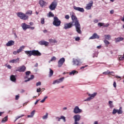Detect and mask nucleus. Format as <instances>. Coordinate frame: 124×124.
Returning <instances> with one entry per match:
<instances>
[{
  "instance_id": "3c124183",
  "label": "nucleus",
  "mask_w": 124,
  "mask_h": 124,
  "mask_svg": "<svg viewBox=\"0 0 124 124\" xmlns=\"http://www.w3.org/2000/svg\"><path fill=\"white\" fill-rule=\"evenodd\" d=\"M7 67L9 69H11V68H12V67L11 66V65L8 64L7 65Z\"/></svg>"
},
{
  "instance_id": "5701e85b",
  "label": "nucleus",
  "mask_w": 124,
  "mask_h": 124,
  "mask_svg": "<svg viewBox=\"0 0 124 124\" xmlns=\"http://www.w3.org/2000/svg\"><path fill=\"white\" fill-rule=\"evenodd\" d=\"M20 59L19 58L16 59H13L12 60H10L9 62L11 63H17V62H19V60Z\"/></svg>"
},
{
  "instance_id": "20e7f679",
  "label": "nucleus",
  "mask_w": 124,
  "mask_h": 124,
  "mask_svg": "<svg viewBox=\"0 0 124 124\" xmlns=\"http://www.w3.org/2000/svg\"><path fill=\"white\" fill-rule=\"evenodd\" d=\"M81 64H82V62H81V60H80V59H73L72 65L74 66H80Z\"/></svg>"
},
{
  "instance_id": "ea45409f",
  "label": "nucleus",
  "mask_w": 124,
  "mask_h": 124,
  "mask_svg": "<svg viewBox=\"0 0 124 124\" xmlns=\"http://www.w3.org/2000/svg\"><path fill=\"white\" fill-rule=\"evenodd\" d=\"M61 120H62L64 123H65V122H66L65 117H64V116H61Z\"/></svg>"
},
{
  "instance_id": "cd10ccee",
  "label": "nucleus",
  "mask_w": 124,
  "mask_h": 124,
  "mask_svg": "<svg viewBox=\"0 0 124 124\" xmlns=\"http://www.w3.org/2000/svg\"><path fill=\"white\" fill-rule=\"evenodd\" d=\"M33 78H34V76H33V75H32L31 76V78H28V79L27 80H25L24 82H25V83H27V82H29V81H31V80H32Z\"/></svg>"
},
{
  "instance_id": "e2e57ef3",
  "label": "nucleus",
  "mask_w": 124,
  "mask_h": 124,
  "mask_svg": "<svg viewBox=\"0 0 124 124\" xmlns=\"http://www.w3.org/2000/svg\"><path fill=\"white\" fill-rule=\"evenodd\" d=\"M19 119L18 116L16 117V120L14 121V123L16 122V121H17V120H18Z\"/></svg>"
},
{
  "instance_id": "e433bc0d",
  "label": "nucleus",
  "mask_w": 124,
  "mask_h": 124,
  "mask_svg": "<svg viewBox=\"0 0 124 124\" xmlns=\"http://www.w3.org/2000/svg\"><path fill=\"white\" fill-rule=\"evenodd\" d=\"M47 98H48V96H46L44 97V98H43V99H42L40 102L41 103H44V102H45V100H46V99H47Z\"/></svg>"
},
{
  "instance_id": "052dcab7",
  "label": "nucleus",
  "mask_w": 124,
  "mask_h": 124,
  "mask_svg": "<svg viewBox=\"0 0 124 124\" xmlns=\"http://www.w3.org/2000/svg\"><path fill=\"white\" fill-rule=\"evenodd\" d=\"M17 53H18L17 50L16 51H15L13 52L14 55H16Z\"/></svg>"
},
{
  "instance_id": "603ef678",
  "label": "nucleus",
  "mask_w": 124,
  "mask_h": 124,
  "mask_svg": "<svg viewBox=\"0 0 124 124\" xmlns=\"http://www.w3.org/2000/svg\"><path fill=\"white\" fill-rule=\"evenodd\" d=\"M88 67V65H86L85 66H83L80 67V69H84V68H86V67Z\"/></svg>"
},
{
  "instance_id": "0eeeda50",
  "label": "nucleus",
  "mask_w": 124,
  "mask_h": 124,
  "mask_svg": "<svg viewBox=\"0 0 124 124\" xmlns=\"http://www.w3.org/2000/svg\"><path fill=\"white\" fill-rule=\"evenodd\" d=\"M26 69L27 67H26V66L23 65L17 67L16 69V71H18V72L24 73L25 72V71H26Z\"/></svg>"
},
{
  "instance_id": "2f4dec72",
  "label": "nucleus",
  "mask_w": 124,
  "mask_h": 124,
  "mask_svg": "<svg viewBox=\"0 0 124 124\" xmlns=\"http://www.w3.org/2000/svg\"><path fill=\"white\" fill-rule=\"evenodd\" d=\"M124 40L122 37H118L116 39V42H119Z\"/></svg>"
},
{
  "instance_id": "7ed1b4c3",
  "label": "nucleus",
  "mask_w": 124,
  "mask_h": 124,
  "mask_svg": "<svg viewBox=\"0 0 124 124\" xmlns=\"http://www.w3.org/2000/svg\"><path fill=\"white\" fill-rule=\"evenodd\" d=\"M52 24L55 27H60L61 24H62V21H61V20H60L58 17L54 16Z\"/></svg>"
},
{
  "instance_id": "a19ab883",
  "label": "nucleus",
  "mask_w": 124,
  "mask_h": 124,
  "mask_svg": "<svg viewBox=\"0 0 124 124\" xmlns=\"http://www.w3.org/2000/svg\"><path fill=\"white\" fill-rule=\"evenodd\" d=\"M45 19H44V18H41V24H42V25L44 24V23H45Z\"/></svg>"
},
{
  "instance_id": "f3484780",
  "label": "nucleus",
  "mask_w": 124,
  "mask_h": 124,
  "mask_svg": "<svg viewBox=\"0 0 124 124\" xmlns=\"http://www.w3.org/2000/svg\"><path fill=\"white\" fill-rule=\"evenodd\" d=\"M93 1H91V2L87 4L86 6L85 7L86 9H87V10H90V9L92 8V6H93Z\"/></svg>"
},
{
  "instance_id": "aec40b11",
  "label": "nucleus",
  "mask_w": 124,
  "mask_h": 124,
  "mask_svg": "<svg viewBox=\"0 0 124 124\" xmlns=\"http://www.w3.org/2000/svg\"><path fill=\"white\" fill-rule=\"evenodd\" d=\"M39 3L41 6V7H45V4H46V2L43 0H40L39 1Z\"/></svg>"
},
{
  "instance_id": "864d4df0",
  "label": "nucleus",
  "mask_w": 124,
  "mask_h": 124,
  "mask_svg": "<svg viewBox=\"0 0 124 124\" xmlns=\"http://www.w3.org/2000/svg\"><path fill=\"white\" fill-rule=\"evenodd\" d=\"M36 92L37 93H40L41 92V88L37 89Z\"/></svg>"
},
{
  "instance_id": "7c9ffc66",
  "label": "nucleus",
  "mask_w": 124,
  "mask_h": 124,
  "mask_svg": "<svg viewBox=\"0 0 124 124\" xmlns=\"http://www.w3.org/2000/svg\"><path fill=\"white\" fill-rule=\"evenodd\" d=\"M48 113L46 112L45 115L42 117L43 120H47L48 119Z\"/></svg>"
},
{
  "instance_id": "f257e3e1",
  "label": "nucleus",
  "mask_w": 124,
  "mask_h": 124,
  "mask_svg": "<svg viewBox=\"0 0 124 124\" xmlns=\"http://www.w3.org/2000/svg\"><path fill=\"white\" fill-rule=\"evenodd\" d=\"M71 18L72 21L71 23H73V24L75 23V27L76 28V31L79 34H81L82 33V31H81V25H80V23L79 22V20L77 19V17L76 16H74V15H72Z\"/></svg>"
},
{
  "instance_id": "4c0bfd02",
  "label": "nucleus",
  "mask_w": 124,
  "mask_h": 124,
  "mask_svg": "<svg viewBox=\"0 0 124 124\" xmlns=\"http://www.w3.org/2000/svg\"><path fill=\"white\" fill-rule=\"evenodd\" d=\"M105 39L108 40H110V38H111V35H105Z\"/></svg>"
},
{
  "instance_id": "423d86ee",
  "label": "nucleus",
  "mask_w": 124,
  "mask_h": 124,
  "mask_svg": "<svg viewBox=\"0 0 124 124\" xmlns=\"http://www.w3.org/2000/svg\"><path fill=\"white\" fill-rule=\"evenodd\" d=\"M57 5H58V2H57V1H53L49 6V8L51 11L55 10Z\"/></svg>"
},
{
  "instance_id": "393cba45",
  "label": "nucleus",
  "mask_w": 124,
  "mask_h": 124,
  "mask_svg": "<svg viewBox=\"0 0 124 124\" xmlns=\"http://www.w3.org/2000/svg\"><path fill=\"white\" fill-rule=\"evenodd\" d=\"M7 121H8V116H6L3 119H2L1 123H2V124H4L5 123H6Z\"/></svg>"
},
{
  "instance_id": "58836bf2",
  "label": "nucleus",
  "mask_w": 124,
  "mask_h": 124,
  "mask_svg": "<svg viewBox=\"0 0 124 124\" xmlns=\"http://www.w3.org/2000/svg\"><path fill=\"white\" fill-rule=\"evenodd\" d=\"M95 38L98 39V38H99V36H98V35H97V34L94 33L93 34V39H95Z\"/></svg>"
},
{
  "instance_id": "4d7b16f0",
  "label": "nucleus",
  "mask_w": 124,
  "mask_h": 124,
  "mask_svg": "<svg viewBox=\"0 0 124 124\" xmlns=\"http://www.w3.org/2000/svg\"><path fill=\"white\" fill-rule=\"evenodd\" d=\"M40 100V99H37L36 102H35L34 104L35 105H36V104H37V103H38V102Z\"/></svg>"
},
{
  "instance_id": "a18cd8bd",
  "label": "nucleus",
  "mask_w": 124,
  "mask_h": 124,
  "mask_svg": "<svg viewBox=\"0 0 124 124\" xmlns=\"http://www.w3.org/2000/svg\"><path fill=\"white\" fill-rule=\"evenodd\" d=\"M104 43H105V44H106L107 45H109V44H110V43H109L108 41H107V40H105L104 41Z\"/></svg>"
},
{
  "instance_id": "6ab92c4d",
  "label": "nucleus",
  "mask_w": 124,
  "mask_h": 124,
  "mask_svg": "<svg viewBox=\"0 0 124 124\" xmlns=\"http://www.w3.org/2000/svg\"><path fill=\"white\" fill-rule=\"evenodd\" d=\"M14 44H15V42H14V41L11 40L9 41L8 43L6 44V46H7V47H9L10 46L14 45Z\"/></svg>"
},
{
  "instance_id": "bf43d9fd",
  "label": "nucleus",
  "mask_w": 124,
  "mask_h": 124,
  "mask_svg": "<svg viewBox=\"0 0 124 124\" xmlns=\"http://www.w3.org/2000/svg\"><path fill=\"white\" fill-rule=\"evenodd\" d=\"M29 29H31V30H34V27H31V26L29 25Z\"/></svg>"
},
{
  "instance_id": "b1692460",
  "label": "nucleus",
  "mask_w": 124,
  "mask_h": 124,
  "mask_svg": "<svg viewBox=\"0 0 124 124\" xmlns=\"http://www.w3.org/2000/svg\"><path fill=\"white\" fill-rule=\"evenodd\" d=\"M69 75H70L71 76L72 75L74 76V75H75V74H78V71L74 70H73L71 72H70L69 73Z\"/></svg>"
},
{
  "instance_id": "79ce46f5",
  "label": "nucleus",
  "mask_w": 124,
  "mask_h": 124,
  "mask_svg": "<svg viewBox=\"0 0 124 124\" xmlns=\"http://www.w3.org/2000/svg\"><path fill=\"white\" fill-rule=\"evenodd\" d=\"M103 74L105 75L110 74V71L107 70L106 72H103Z\"/></svg>"
},
{
  "instance_id": "f03ea898",
  "label": "nucleus",
  "mask_w": 124,
  "mask_h": 124,
  "mask_svg": "<svg viewBox=\"0 0 124 124\" xmlns=\"http://www.w3.org/2000/svg\"><path fill=\"white\" fill-rule=\"evenodd\" d=\"M16 15L17 17H19L21 20H28V19H29V16L28 15L21 12L17 13Z\"/></svg>"
},
{
  "instance_id": "dca6fc26",
  "label": "nucleus",
  "mask_w": 124,
  "mask_h": 124,
  "mask_svg": "<svg viewBox=\"0 0 124 124\" xmlns=\"http://www.w3.org/2000/svg\"><path fill=\"white\" fill-rule=\"evenodd\" d=\"M73 8L75 10H76L77 11H79V12H84L85 11L84 8H80V7H76L75 6L73 7Z\"/></svg>"
},
{
  "instance_id": "8fccbe9b",
  "label": "nucleus",
  "mask_w": 124,
  "mask_h": 124,
  "mask_svg": "<svg viewBox=\"0 0 124 124\" xmlns=\"http://www.w3.org/2000/svg\"><path fill=\"white\" fill-rule=\"evenodd\" d=\"M80 40V37H77L75 38V41H79Z\"/></svg>"
},
{
  "instance_id": "13d9d810",
  "label": "nucleus",
  "mask_w": 124,
  "mask_h": 124,
  "mask_svg": "<svg viewBox=\"0 0 124 124\" xmlns=\"http://www.w3.org/2000/svg\"><path fill=\"white\" fill-rule=\"evenodd\" d=\"M124 59V56H123V57H120L119 58V60H120V61H122V60H123Z\"/></svg>"
},
{
  "instance_id": "a211bd4d",
  "label": "nucleus",
  "mask_w": 124,
  "mask_h": 124,
  "mask_svg": "<svg viewBox=\"0 0 124 124\" xmlns=\"http://www.w3.org/2000/svg\"><path fill=\"white\" fill-rule=\"evenodd\" d=\"M48 41L52 45H54V44H57V43H58V41H56L55 39H49Z\"/></svg>"
},
{
  "instance_id": "1a4fd4ad",
  "label": "nucleus",
  "mask_w": 124,
  "mask_h": 124,
  "mask_svg": "<svg viewBox=\"0 0 124 124\" xmlns=\"http://www.w3.org/2000/svg\"><path fill=\"white\" fill-rule=\"evenodd\" d=\"M65 62V59L64 58H61L58 62V67H62L63 65V63Z\"/></svg>"
},
{
  "instance_id": "a878e982",
  "label": "nucleus",
  "mask_w": 124,
  "mask_h": 124,
  "mask_svg": "<svg viewBox=\"0 0 124 124\" xmlns=\"http://www.w3.org/2000/svg\"><path fill=\"white\" fill-rule=\"evenodd\" d=\"M34 114H35V110H33L31 112V115H28L27 116V118H33V116H34Z\"/></svg>"
},
{
  "instance_id": "bb28decb",
  "label": "nucleus",
  "mask_w": 124,
  "mask_h": 124,
  "mask_svg": "<svg viewBox=\"0 0 124 124\" xmlns=\"http://www.w3.org/2000/svg\"><path fill=\"white\" fill-rule=\"evenodd\" d=\"M25 49V46H20L19 47V48L18 49H17V53H21V52H22V51H23V49Z\"/></svg>"
},
{
  "instance_id": "c756f323",
  "label": "nucleus",
  "mask_w": 124,
  "mask_h": 124,
  "mask_svg": "<svg viewBox=\"0 0 124 124\" xmlns=\"http://www.w3.org/2000/svg\"><path fill=\"white\" fill-rule=\"evenodd\" d=\"M53 74H54V71L50 68L49 77H52V76H53Z\"/></svg>"
},
{
  "instance_id": "c85d7f7f",
  "label": "nucleus",
  "mask_w": 124,
  "mask_h": 124,
  "mask_svg": "<svg viewBox=\"0 0 124 124\" xmlns=\"http://www.w3.org/2000/svg\"><path fill=\"white\" fill-rule=\"evenodd\" d=\"M31 14H32V11L28 10L26 13L25 15H27V16L28 15L29 16H31Z\"/></svg>"
},
{
  "instance_id": "c03bdc74",
  "label": "nucleus",
  "mask_w": 124,
  "mask_h": 124,
  "mask_svg": "<svg viewBox=\"0 0 124 124\" xmlns=\"http://www.w3.org/2000/svg\"><path fill=\"white\" fill-rule=\"evenodd\" d=\"M31 71H28L26 72L25 74H26V76H30V74H31Z\"/></svg>"
},
{
  "instance_id": "2eb2a0df",
  "label": "nucleus",
  "mask_w": 124,
  "mask_h": 124,
  "mask_svg": "<svg viewBox=\"0 0 124 124\" xmlns=\"http://www.w3.org/2000/svg\"><path fill=\"white\" fill-rule=\"evenodd\" d=\"M41 53L38 50H32V56H41Z\"/></svg>"
},
{
  "instance_id": "69168bd1",
  "label": "nucleus",
  "mask_w": 124,
  "mask_h": 124,
  "mask_svg": "<svg viewBox=\"0 0 124 124\" xmlns=\"http://www.w3.org/2000/svg\"><path fill=\"white\" fill-rule=\"evenodd\" d=\"M90 39H93V35L91 37L89 38V40Z\"/></svg>"
},
{
  "instance_id": "4be33fe9",
  "label": "nucleus",
  "mask_w": 124,
  "mask_h": 124,
  "mask_svg": "<svg viewBox=\"0 0 124 124\" xmlns=\"http://www.w3.org/2000/svg\"><path fill=\"white\" fill-rule=\"evenodd\" d=\"M25 53L29 57H31V56H32V50H26L25 51Z\"/></svg>"
},
{
  "instance_id": "680f3d73",
  "label": "nucleus",
  "mask_w": 124,
  "mask_h": 124,
  "mask_svg": "<svg viewBox=\"0 0 124 124\" xmlns=\"http://www.w3.org/2000/svg\"><path fill=\"white\" fill-rule=\"evenodd\" d=\"M24 116H25V115L22 114V115H21L20 116H18V117L19 119H20V118H22V117H24Z\"/></svg>"
},
{
  "instance_id": "6e6d98bb",
  "label": "nucleus",
  "mask_w": 124,
  "mask_h": 124,
  "mask_svg": "<svg viewBox=\"0 0 124 124\" xmlns=\"http://www.w3.org/2000/svg\"><path fill=\"white\" fill-rule=\"evenodd\" d=\"M65 19H66L67 20H68V19H69V16L67 15L65 16Z\"/></svg>"
},
{
  "instance_id": "5fc2aeb1",
  "label": "nucleus",
  "mask_w": 124,
  "mask_h": 124,
  "mask_svg": "<svg viewBox=\"0 0 124 124\" xmlns=\"http://www.w3.org/2000/svg\"><path fill=\"white\" fill-rule=\"evenodd\" d=\"M19 97H20V96H19L18 95H16V100H18V99H19Z\"/></svg>"
},
{
  "instance_id": "39448f33",
  "label": "nucleus",
  "mask_w": 124,
  "mask_h": 124,
  "mask_svg": "<svg viewBox=\"0 0 124 124\" xmlns=\"http://www.w3.org/2000/svg\"><path fill=\"white\" fill-rule=\"evenodd\" d=\"M73 119L74 120V124H79V122L81 120V115L79 114L75 115L73 116Z\"/></svg>"
},
{
  "instance_id": "6e6552de",
  "label": "nucleus",
  "mask_w": 124,
  "mask_h": 124,
  "mask_svg": "<svg viewBox=\"0 0 124 124\" xmlns=\"http://www.w3.org/2000/svg\"><path fill=\"white\" fill-rule=\"evenodd\" d=\"M72 27H73V22L66 23L64 24L63 29L64 30H68V29H71Z\"/></svg>"
},
{
  "instance_id": "de8ad7c7",
  "label": "nucleus",
  "mask_w": 124,
  "mask_h": 124,
  "mask_svg": "<svg viewBox=\"0 0 124 124\" xmlns=\"http://www.w3.org/2000/svg\"><path fill=\"white\" fill-rule=\"evenodd\" d=\"M36 86H41V82L39 81L38 82L36 83Z\"/></svg>"
},
{
  "instance_id": "c9c22d12",
  "label": "nucleus",
  "mask_w": 124,
  "mask_h": 124,
  "mask_svg": "<svg viewBox=\"0 0 124 124\" xmlns=\"http://www.w3.org/2000/svg\"><path fill=\"white\" fill-rule=\"evenodd\" d=\"M54 15L53 14V13L49 12L48 14L47 17H54Z\"/></svg>"
},
{
  "instance_id": "338daca9",
  "label": "nucleus",
  "mask_w": 124,
  "mask_h": 124,
  "mask_svg": "<svg viewBox=\"0 0 124 124\" xmlns=\"http://www.w3.org/2000/svg\"><path fill=\"white\" fill-rule=\"evenodd\" d=\"M110 14H113L114 13V11L113 10L110 11Z\"/></svg>"
},
{
  "instance_id": "72a5a7b5",
  "label": "nucleus",
  "mask_w": 124,
  "mask_h": 124,
  "mask_svg": "<svg viewBox=\"0 0 124 124\" xmlns=\"http://www.w3.org/2000/svg\"><path fill=\"white\" fill-rule=\"evenodd\" d=\"M108 104H109L110 108H113V102L112 101H109Z\"/></svg>"
},
{
  "instance_id": "9d476101",
  "label": "nucleus",
  "mask_w": 124,
  "mask_h": 124,
  "mask_svg": "<svg viewBox=\"0 0 124 124\" xmlns=\"http://www.w3.org/2000/svg\"><path fill=\"white\" fill-rule=\"evenodd\" d=\"M73 112L74 114H80V113H82V112H83V110H82L81 109H80L79 108V107L76 106L74 108Z\"/></svg>"
},
{
  "instance_id": "f8f14e48",
  "label": "nucleus",
  "mask_w": 124,
  "mask_h": 124,
  "mask_svg": "<svg viewBox=\"0 0 124 124\" xmlns=\"http://www.w3.org/2000/svg\"><path fill=\"white\" fill-rule=\"evenodd\" d=\"M87 94L88 95L89 97H88L87 99H85L84 101H91L92 99H93V94H91L89 93H87Z\"/></svg>"
},
{
  "instance_id": "9b49d317",
  "label": "nucleus",
  "mask_w": 124,
  "mask_h": 124,
  "mask_svg": "<svg viewBox=\"0 0 124 124\" xmlns=\"http://www.w3.org/2000/svg\"><path fill=\"white\" fill-rule=\"evenodd\" d=\"M63 80H64V78H61L58 79H56L53 81V85H56V84H60V83H62Z\"/></svg>"
},
{
  "instance_id": "f704fd0d",
  "label": "nucleus",
  "mask_w": 124,
  "mask_h": 124,
  "mask_svg": "<svg viewBox=\"0 0 124 124\" xmlns=\"http://www.w3.org/2000/svg\"><path fill=\"white\" fill-rule=\"evenodd\" d=\"M118 114H123L122 108L121 107L119 109H117Z\"/></svg>"
},
{
  "instance_id": "37998d69",
  "label": "nucleus",
  "mask_w": 124,
  "mask_h": 124,
  "mask_svg": "<svg viewBox=\"0 0 124 124\" xmlns=\"http://www.w3.org/2000/svg\"><path fill=\"white\" fill-rule=\"evenodd\" d=\"M117 113V109L114 108L112 111V114L114 115V114H116Z\"/></svg>"
},
{
  "instance_id": "09e8293b",
  "label": "nucleus",
  "mask_w": 124,
  "mask_h": 124,
  "mask_svg": "<svg viewBox=\"0 0 124 124\" xmlns=\"http://www.w3.org/2000/svg\"><path fill=\"white\" fill-rule=\"evenodd\" d=\"M56 119H58V122H61V120H62L61 116L60 117H57Z\"/></svg>"
},
{
  "instance_id": "49530a36",
  "label": "nucleus",
  "mask_w": 124,
  "mask_h": 124,
  "mask_svg": "<svg viewBox=\"0 0 124 124\" xmlns=\"http://www.w3.org/2000/svg\"><path fill=\"white\" fill-rule=\"evenodd\" d=\"M103 25H104V23H98V26L99 27L103 26Z\"/></svg>"
},
{
  "instance_id": "412c9836",
  "label": "nucleus",
  "mask_w": 124,
  "mask_h": 124,
  "mask_svg": "<svg viewBox=\"0 0 124 124\" xmlns=\"http://www.w3.org/2000/svg\"><path fill=\"white\" fill-rule=\"evenodd\" d=\"M10 78L11 81H12V82H13L14 83H16V76H15L13 75H12L10 76Z\"/></svg>"
},
{
  "instance_id": "ddd939ff",
  "label": "nucleus",
  "mask_w": 124,
  "mask_h": 124,
  "mask_svg": "<svg viewBox=\"0 0 124 124\" xmlns=\"http://www.w3.org/2000/svg\"><path fill=\"white\" fill-rule=\"evenodd\" d=\"M38 44H39V45H41L42 46L44 45L45 46H47L48 45H49V42L43 40L39 42Z\"/></svg>"
},
{
  "instance_id": "774afa93",
  "label": "nucleus",
  "mask_w": 124,
  "mask_h": 124,
  "mask_svg": "<svg viewBox=\"0 0 124 124\" xmlns=\"http://www.w3.org/2000/svg\"><path fill=\"white\" fill-rule=\"evenodd\" d=\"M94 22H95V23H97V22H98V20H97V19H95V20H94Z\"/></svg>"
},
{
  "instance_id": "473e14b6",
  "label": "nucleus",
  "mask_w": 124,
  "mask_h": 124,
  "mask_svg": "<svg viewBox=\"0 0 124 124\" xmlns=\"http://www.w3.org/2000/svg\"><path fill=\"white\" fill-rule=\"evenodd\" d=\"M56 60H57V58H56V57H55V56H53L51 58L50 61H49L48 62H49V63H50V62H54V61H56Z\"/></svg>"
},
{
  "instance_id": "0e129e2a",
  "label": "nucleus",
  "mask_w": 124,
  "mask_h": 124,
  "mask_svg": "<svg viewBox=\"0 0 124 124\" xmlns=\"http://www.w3.org/2000/svg\"><path fill=\"white\" fill-rule=\"evenodd\" d=\"M113 86L115 88L116 87V83L115 81L113 83Z\"/></svg>"
},
{
  "instance_id": "4468645a",
  "label": "nucleus",
  "mask_w": 124,
  "mask_h": 124,
  "mask_svg": "<svg viewBox=\"0 0 124 124\" xmlns=\"http://www.w3.org/2000/svg\"><path fill=\"white\" fill-rule=\"evenodd\" d=\"M21 27L24 31H26L30 28V25L27 24L26 23H23L21 24Z\"/></svg>"
}]
</instances>
